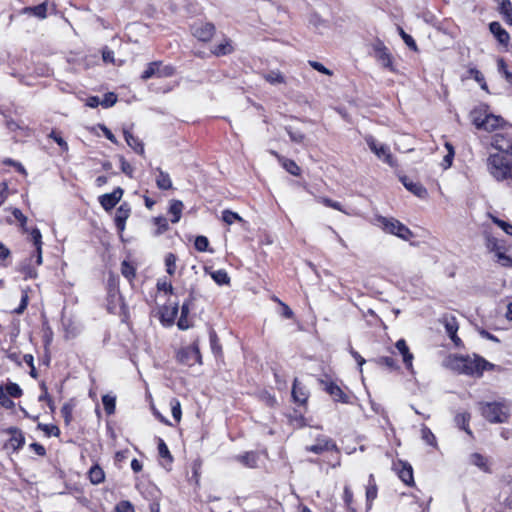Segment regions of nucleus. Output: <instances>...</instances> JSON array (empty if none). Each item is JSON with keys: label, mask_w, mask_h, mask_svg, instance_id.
I'll list each match as a JSON object with an SVG mask.
<instances>
[{"label": "nucleus", "mask_w": 512, "mask_h": 512, "mask_svg": "<svg viewBox=\"0 0 512 512\" xmlns=\"http://www.w3.org/2000/svg\"><path fill=\"white\" fill-rule=\"evenodd\" d=\"M209 340H210V347L214 355L218 356L222 353V347L219 342V338L216 334V332L211 329L209 331Z\"/></svg>", "instance_id": "4c0bfd02"}, {"label": "nucleus", "mask_w": 512, "mask_h": 512, "mask_svg": "<svg viewBox=\"0 0 512 512\" xmlns=\"http://www.w3.org/2000/svg\"><path fill=\"white\" fill-rule=\"evenodd\" d=\"M366 143L371 149L373 153L377 155L379 159H382L384 162L389 164L390 166H394V159L390 153V149L388 146L384 144H378L376 139L373 136L366 137Z\"/></svg>", "instance_id": "0eeeda50"}, {"label": "nucleus", "mask_w": 512, "mask_h": 512, "mask_svg": "<svg viewBox=\"0 0 512 512\" xmlns=\"http://www.w3.org/2000/svg\"><path fill=\"white\" fill-rule=\"evenodd\" d=\"M282 166L288 173L294 176L300 175V167L296 164L295 161L291 159H283Z\"/></svg>", "instance_id": "49530a36"}, {"label": "nucleus", "mask_w": 512, "mask_h": 512, "mask_svg": "<svg viewBox=\"0 0 512 512\" xmlns=\"http://www.w3.org/2000/svg\"><path fill=\"white\" fill-rule=\"evenodd\" d=\"M399 34L401 38L403 39L404 43L413 51H417V44L413 37L409 34H407L401 27L398 28Z\"/></svg>", "instance_id": "864d4df0"}, {"label": "nucleus", "mask_w": 512, "mask_h": 512, "mask_svg": "<svg viewBox=\"0 0 512 512\" xmlns=\"http://www.w3.org/2000/svg\"><path fill=\"white\" fill-rule=\"evenodd\" d=\"M323 389L333 398L334 401L348 404L350 397L342 390L340 386L332 381L320 380Z\"/></svg>", "instance_id": "1a4fd4ad"}, {"label": "nucleus", "mask_w": 512, "mask_h": 512, "mask_svg": "<svg viewBox=\"0 0 512 512\" xmlns=\"http://www.w3.org/2000/svg\"><path fill=\"white\" fill-rule=\"evenodd\" d=\"M116 512H135L134 507L130 501H120L116 507Z\"/></svg>", "instance_id": "680f3d73"}, {"label": "nucleus", "mask_w": 512, "mask_h": 512, "mask_svg": "<svg viewBox=\"0 0 512 512\" xmlns=\"http://www.w3.org/2000/svg\"><path fill=\"white\" fill-rule=\"evenodd\" d=\"M102 404L108 415L114 414L116 406V398L114 396L108 394L102 396Z\"/></svg>", "instance_id": "a19ab883"}, {"label": "nucleus", "mask_w": 512, "mask_h": 512, "mask_svg": "<svg viewBox=\"0 0 512 512\" xmlns=\"http://www.w3.org/2000/svg\"><path fill=\"white\" fill-rule=\"evenodd\" d=\"M386 234L395 235L405 241L410 242L412 245L416 244V235L408 226H382Z\"/></svg>", "instance_id": "9b49d317"}, {"label": "nucleus", "mask_w": 512, "mask_h": 512, "mask_svg": "<svg viewBox=\"0 0 512 512\" xmlns=\"http://www.w3.org/2000/svg\"><path fill=\"white\" fill-rule=\"evenodd\" d=\"M209 241L205 236H197L194 242L195 249L204 252L208 249Z\"/></svg>", "instance_id": "13d9d810"}, {"label": "nucleus", "mask_w": 512, "mask_h": 512, "mask_svg": "<svg viewBox=\"0 0 512 512\" xmlns=\"http://www.w3.org/2000/svg\"><path fill=\"white\" fill-rule=\"evenodd\" d=\"M170 406H171V412H172V416H173L174 420L176 422H179L181 420V415H182L181 405H180L179 400L176 398L171 399Z\"/></svg>", "instance_id": "603ef678"}, {"label": "nucleus", "mask_w": 512, "mask_h": 512, "mask_svg": "<svg viewBox=\"0 0 512 512\" xmlns=\"http://www.w3.org/2000/svg\"><path fill=\"white\" fill-rule=\"evenodd\" d=\"M130 214V207L123 203L116 211L115 224H125Z\"/></svg>", "instance_id": "473e14b6"}, {"label": "nucleus", "mask_w": 512, "mask_h": 512, "mask_svg": "<svg viewBox=\"0 0 512 512\" xmlns=\"http://www.w3.org/2000/svg\"><path fill=\"white\" fill-rule=\"evenodd\" d=\"M289 421L297 428H301L306 425L304 415L297 410H294L291 414H289Z\"/></svg>", "instance_id": "c03bdc74"}, {"label": "nucleus", "mask_w": 512, "mask_h": 512, "mask_svg": "<svg viewBox=\"0 0 512 512\" xmlns=\"http://www.w3.org/2000/svg\"><path fill=\"white\" fill-rule=\"evenodd\" d=\"M155 75L161 76V71L159 70L158 62L150 63L148 67L143 71L141 78L143 80H148Z\"/></svg>", "instance_id": "58836bf2"}, {"label": "nucleus", "mask_w": 512, "mask_h": 512, "mask_svg": "<svg viewBox=\"0 0 512 512\" xmlns=\"http://www.w3.org/2000/svg\"><path fill=\"white\" fill-rule=\"evenodd\" d=\"M164 262H165L166 272L170 276H173L175 274L176 268H177V266H176L177 256L174 253H168L165 256Z\"/></svg>", "instance_id": "e433bc0d"}, {"label": "nucleus", "mask_w": 512, "mask_h": 512, "mask_svg": "<svg viewBox=\"0 0 512 512\" xmlns=\"http://www.w3.org/2000/svg\"><path fill=\"white\" fill-rule=\"evenodd\" d=\"M123 190L118 187L112 193L100 196V203L105 210L112 209L121 199Z\"/></svg>", "instance_id": "f3484780"}, {"label": "nucleus", "mask_w": 512, "mask_h": 512, "mask_svg": "<svg viewBox=\"0 0 512 512\" xmlns=\"http://www.w3.org/2000/svg\"><path fill=\"white\" fill-rule=\"evenodd\" d=\"M41 388L43 390V393L38 397V401L39 402L46 401L48 403L50 409L53 410L54 409L53 401H52L50 395L48 394L45 384H42Z\"/></svg>", "instance_id": "0e129e2a"}, {"label": "nucleus", "mask_w": 512, "mask_h": 512, "mask_svg": "<svg viewBox=\"0 0 512 512\" xmlns=\"http://www.w3.org/2000/svg\"><path fill=\"white\" fill-rule=\"evenodd\" d=\"M306 451L314 454H322L326 451H335L338 453L339 449L333 439L325 435H319L316 438L315 444L307 446Z\"/></svg>", "instance_id": "423d86ee"}, {"label": "nucleus", "mask_w": 512, "mask_h": 512, "mask_svg": "<svg viewBox=\"0 0 512 512\" xmlns=\"http://www.w3.org/2000/svg\"><path fill=\"white\" fill-rule=\"evenodd\" d=\"M37 428L42 430L46 436H59L60 434L59 428L55 425L38 423Z\"/></svg>", "instance_id": "8fccbe9b"}, {"label": "nucleus", "mask_w": 512, "mask_h": 512, "mask_svg": "<svg viewBox=\"0 0 512 512\" xmlns=\"http://www.w3.org/2000/svg\"><path fill=\"white\" fill-rule=\"evenodd\" d=\"M286 131L291 141L295 143H302L305 139V135L299 130H293L291 127H286Z\"/></svg>", "instance_id": "6e6d98bb"}, {"label": "nucleus", "mask_w": 512, "mask_h": 512, "mask_svg": "<svg viewBox=\"0 0 512 512\" xmlns=\"http://www.w3.org/2000/svg\"><path fill=\"white\" fill-rule=\"evenodd\" d=\"M374 52L376 59L381 63L384 68L392 69V60L391 55L388 52V49L384 46L381 41H378L374 45Z\"/></svg>", "instance_id": "dca6fc26"}, {"label": "nucleus", "mask_w": 512, "mask_h": 512, "mask_svg": "<svg viewBox=\"0 0 512 512\" xmlns=\"http://www.w3.org/2000/svg\"><path fill=\"white\" fill-rule=\"evenodd\" d=\"M221 220L225 224H233L235 221H243L242 218L235 212H232L230 210H224L222 211Z\"/></svg>", "instance_id": "de8ad7c7"}, {"label": "nucleus", "mask_w": 512, "mask_h": 512, "mask_svg": "<svg viewBox=\"0 0 512 512\" xmlns=\"http://www.w3.org/2000/svg\"><path fill=\"white\" fill-rule=\"evenodd\" d=\"M191 300H186L181 307V315L178 319L177 326L180 330H187L191 325L188 320Z\"/></svg>", "instance_id": "b1692460"}, {"label": "nucleus", "mask_w": 512, "mask_h": 512, "mask_svg": "<svg viewBox=\"0 0 512 512\" xmlns=\"http://www.w3.org/2000/svg\"><path fill=\"white\" fill-rule=\"evenodd\" d=\"M498 11L502 15L504 21L512 25V2L510 0H496Z\"/></svg>", "instance_id": "412c9836"}, {"label": "nucleus", "mask_w": 512, "mask_h": 512, "mask_svg": "<svg viewBox=\"0 0 512 512\" xmlns=\"http://www.w3.org/2000/svg\"><path fill=\"white\" fill-rule=\"evenodd\" d=\"M183 203L178 200H174L169 208V213L172 215L171 222L177 223L180 220Z\"/></svg>", "instance_id": "f704fd0d"}, {"label": "nucleus", "mask_w": 512, "mask_h": 512, "mask_svg": "<svg viewBox=\"0 0 512 512\" xmlns=\"http://www.w3.org/2000/svg\"><path fill=\"white\" fill-rule=\"evenodd\" d=\"M487 168L496 180H506L512 186V154H491Z\"/></svg>", "instance_id": "f03ea898"}, {"label": "nucleus", "mask_w": 512, "mask_h": 512, "mask_svg": "<svg viewBox=\"0 0 512 512\" xmlns=\"http://www.w3.org/2000/svg\"><path fill=\"white\" fill-rule=\"evenodd\" d=\"M23 12L25 14H30L35 17H38L40 19H45L47 17V4L44 2L36 6L25 7L23 9Z\"/></svg>", "instance_id": "cd10ccee"}, {"label": "nucleus", "mask_w": 512, "mask_h": 512, "mask_svg": "<svg viewBox=\"0 0 512 512\" xmlns=\"http://www.w3.org/2000/svg\"><path fill=\"white\" fill-rule=\"evenodd\" d=\"M88 477L92 484L98 485L105 479V473L99 465H93L88 471Z\"/></svg>", "instance_id": "bb28decb"}, {"label": "nucleus", "mask_w": 512, "mask_h": 512, "mask_svg": "<svg viewBox=\"0 0 512 512\" xmlns=\"http://www.w3.org/2000/svg\"><path fill=\"white\" fill-rule=\"evenodd\" d=\"M292 399L295 403L305 406L310 396L309 390L297 378L294 379L292 391Z\"/></svg>", "instance_id": "f8f14e48"}, {"label": "nucleus", "mask_w": 512, "mask_h": 512, "mask_svg": "<svg viewBox=\"0 0 512 512\" xmlns=\"http://www.w3.org/2000/svg\"><path fill=\"white\" fill-rule=\"evenodd\" d=\"M211 277L218 285H227L230 283V277L224 269L211 272Z\"/></svg>", "instance_id": "c9c22d12"}, {"label": "nucleus", "mask_w": 512, "mask_h": 512, "mask_svg": "<svg viewBox=\"0 0 512 512\" xmlns=\"http://www.w3.org/2000/svg\"><path fill=\"white\" fill-rule=\"evenodd\" d=\"M49 137L52 138L64 151L68 150L67 142L55 131H52L49 134Z\"/></svg>", "instance_id": "69168bd1"}, {"label": "nucleus", "mask_w": 512, "mask_h": 512, "mask_svg": "<svg viewBox=\"0 0 512 512\" xmlns=\"http://www.w3.org/2000/svg\"><path fill=\"white\" fill-rule=\"evenodd\" d=\"M233 51V48L230 44V40H225L224 43H220L219 45L215 46L212 50V53L216 56H223L230 54Z\"/></svg>", "instance_id": "79ce46f5"}, {"label": "nucleus", "mask_w": 512, "mask_h": 512, "mask_svg": "<svg viewBox=\"0 0 512 512\" xmlns=\"http://www.w3.org/2000/svg\"><path fill=\"white\" fill-rule=\"evenodd\" d=\"M448 366L460 373L468 376L481 377L485 370H491L494 365L484 358L474 355L473 357L467 355H459L450 357Z\"/></svg>", "instance_id": "f257e3e1"}, {"label": "nucleus", "mask_w": 512, "mask_h": 512, "mask_svg": "<svg viewBox=\"0 0 512 512\" xmlns=\"http://www.w3.org/2000/svg\"><path fill=\"white\" fill-rule=\"evenodd\" d=\"M6 395L19 398L22 396L23 392L20 386L17 383L9 382L5 386H3Z\"/></svg>", "instance_id": "ea45409f"}, {"label": "nucleus", "mask_w": 512, "mask_h": 512, "mask_svg": "<svg viewBox=\"0 0 512 512\" xmlns=\"http://www.w3.org/2000/svg\"><path fill=\"white\" fill-rule=\"evenodd\" d=\"M158 177L156 178V185L161 190H169L172 188V181L168 173L164 172L161 168H157Z\"/></svg>", "instance_id": "c85d7f7f"}, {"label": "nucleus", "mask_w": 512, "mask_h": 512, "mask_svg": "<svg viewBox=\"0 0 512 512\" xmlns=\"http://www.w3.org/2000/svg\"><path fill=\"white\" fill-rule=\"evenodd\" d=\"M6 433L10 434L11 437L5 444L6 448H11L13 451H17L25 444V438L21 430L16 427H9Z\"/></svg>", "instance_id": "4468645a"}, {"label": "nucleus", "mask_w": 512, "mask_h": 512, "mask_svg": "<svg viewBox=\"0 0 512 512\" xmlns=\"http://www.w3.org/2000/svg\"><path fill=\"white\" fill-rule=\"evenodd\" d=\"M488 114L483 108H475L471 111L470 117L476 128L481 129L484 123V116Z\"/></svg>", "instance_id": "c756f323"}, {"label": "nucleus", "mask_w": 512, "mask_h": 512, "mask_svg": "<svg viewBox=\"0 0 512 512\" xmlns=\"http://www.w3.org/2000/svg\"><path fill=\"white\" fill-rule=\"evenodd\" d=\"M116 102H117V95L113 92H109L104 95V98L101 101V105L105 108H109V107H112Z\"/></svg>", "instance_id": "052dcab7"}, {"label": "nucleus", "mask_w": 512, "mask_h": 512, "mask_svg": "<svg viewBox=\"0 0 512 512\" xmlns=\"http://www.w3.org/2000/svg\"><path fill=\"white\" fill-rule=\"evenodd\" d=\"M176 358L179 363L187 366H192L194 363H201L198 341H194L189 347L180 349L177 352Z\"/></svg>", "instance_id": "39448f33"}, {"label": "nucleus", "mask_w": 512, "mask_h": 512, "mask_svg": "<svg viewBox=\"0 0 512 512\" xmlns=\"http://www.w3.org/2000/svg\"><path fill=\"white\" fill-rule=\"evenodd\" d=\"M237 460L249 468H254L257 465V456L254 452H246L243 455H239Z\"/></svg>", "instance_id": "72a5a7b5"}, {"label": "nucleus", "mask_w": 512, "mask_h": 512, "mask_svg": "<svg viewBox=\"0 0 512 512\" xmlns=\"http://www.w3.org/2000/svg\"><path fill=\"white\" fill-rule=\"evenodd\" d=\"M6 395L3 386L0 385V405L6 409L14 407V402Z\"/></svg>", "instance_id": "4d7b16f0"}, {"label": "nucleus", "mask_w": 512, "mask_h": 512, "mask_svg": "<svg viewBox=\"0 0 512 512\" xmlns=\"http://www.w3.org/2000/svg\"><path fill=\"white\" fill-rule=\"evenodd\" d=\"M60 412L64 419L65 424L69 425L70 422L72 421L73 405L71 403H65L61 407Z\"/></svg>", "instance_id": "3c124183"}, {"label": "nucleus", "mask_w": 512, "mask_h": 512, "mask_svg": "<svg viewBox=\"0 0 512 512\" xmlns=\"http://www.w3.org/2000/svg\"><path fill=\"white\" fill-rule=\"evenodd\" d=\"M21 273L24 275L26 279L35 278L37 276V271L34 267H32L30 264L23 265L21 268Z\"/></svg>", "instance_id": "e2e57ef3"}, {"label": "nucleus", "mask_w": 512, "mask_h": 512, "mask_svg": "<svg viewBox=\"0 0 512 512\" xmlns=\"http://www.w3.org/2000/svg\"><path fill=\"white\" fill-rule=\"evenodd\" d=\"M157 289L159 291H164L166 293L172 294L173 293V286L170 282L166 280H158L157 282Z\"/></svg>", "instance_id": "338daca9"}, {"label": "nucleus", "mask_w": 512, "mask_h": 512, "mask_svg": "<svg viewBox=\"0 0 512 512\" xmlns=\"http://www.w3.org/2000/svg\"><path fill=\"white\" fill-rule=\"evenodd\" d=\"M377 497V485L374 479V476L371 474L369 476L368 485L366 487V500L368 506H371V502Z\"/></svg>", "instance_id": "7c9ffc66"}, {"label": "nucleus", "mask_w": 512, "mask_h": 512, "mask_svg": "<svg viewBox=\"0 0 512 512\" xmlns=\"http://www.w3.org/2000/svg\"><path fill=\"white\" fill-rule=\"evenodd\" d=\"M310 66L317 70L320 73L326 74V75H332V72L326 68L323 64L317 61H309Z\"/></svg>", "instance_id": "774afa93"}, {"label": "nucleus", "mask_w": 512, "mask_h": 512, "mask_svg": "<svg viewBox=\"0 0 512 512\" xmlns=\"http://www.w3.org/2000/svg\"><path fill=\"white\" fill-rule=\"evenodd\" d=\"M121 272H122L123 276L129 280L135 276L134 267L131 264H129L127 261L122 262Z\"/></svg>", "instance_id": "bf43d9fd"}, {"label": "nucleus", "mask_w": 512, "mask_h": 512, "mask_svg": "<svg viewBox=\"0 0 512 512\" xmlns=\"http://www.w3.org/2000/svg\"><path fill=\"white\" fill-rule=\"evenodd\" d=\"M400 181L409 192H411L418 198L424 199L427 197V189L420 182L414 181L412 178L408 176L400 177Z\"/></svg>", "instance_id": "ddd939ff"}, {"label": "nucleus", "mask_w": 512, "mask_h": 512, "mask_svg": "<svg viewBox=\"0 0 512 512\" xmlns=\"http://www.w3.org/2000/svg\"><path fill=\"white\" fill-rule=\"evenodd\" d=\"M489 30L500 44L507 45L509 43V33L501 26L499 22H491L489 24Z\"/></svg>", "instance_id": "a211bd4d"}, {"label": "nucleus", "mask_w": 512, "mask_h": 512, "mask_svg": "<svg viewBox=\"0 0 512 512\" xmlns=\"http://www.w3.org/2000/svg\"><path fill=\"white\" fill-rule=\"evenodd\" d=\"M482 416L490 423H504L508 418L506 407L500 402H481Z\"/></svg>", "instance_id": "7ed1b4c3"}, {"label": "nucleus", "mask_w": 512, "mask_h": 512, "mask_svg": "<svg viewBox=\"0 0 512 512\" xmlns=\"http://www.w3.org/2000/svg\"><path fill=\"white\" fill-rule=\"evenodd\" d=\"M485 239H486L487 249L490 252H493L494 254L496 252L501 251L502 249H504L506 247L504 241L499 240L498 238L492 236L491 234H489L487 232L485 233Z\"/></svg>", "instance_id": "a878e982"}, {"label": "nucleus", "mask_w": 512, "mask_h": 512, "mask_svg": "<svg viewBox=\"0 0 512 512\" xmlns=\"http://www.w3.org/2000/svg\"><path fill=\"white\" fill-rule=\"evenodd\" d=\"M442 323L445 326V330L456 346H459L461 343L460 338L457 336L458 331V323L454 316H444L442 319Z\"/></svg>", "instance_id": "2eb2a0df"}, {"label": "nucleus", "mask_w": 512, "mask_h": 512, "mask_svg": "<svg viewBox=\"0 0 512 512\" xmlns=\"http://www.w3.org/2000/svg\"><path fill=\"white\" fill-rule=\"evenodd\" d=\"M396 349L403 357V362L407 369L412 368L413 355L410 353L409 348L404 339H399L395 344Z\"/></svg>", "instance_id": "aec40b11"}, {"label": "nucleus", "mask_w": 512, "mask_h": 512, "mask_svg": "<svg viewBox=\"0 0 512 512\" xmlns=\"http://www.w3.org/2000/svg\"><path fill=\"white\" fill-rule=\"evenodd\" d=\"M264 79L270 84L285 83V77L279 71H270L263 75Z\"/></svg>", "instance_id": "37998d69"}, {"label": "nucleus", "mask_w": 512, "mask_h": 512, "mask_svg": "<svg viewBox=\"0 0 512 512\" xmlns=\"http://www.w3.org/2000/svg\"><path fill=\"white\" fill-rule=\"evenodd\" d=\"M421 435H422V439L428 445L434 446L436 444V437L427 426H425V425L422 426Z\"/></svg>", "instance_id": "09e8293b"}, {"label": "nucleus", "mask_w": 512, "mask_h": 512, "mask_svg": "<svg viewBox=\"0 0 512 512\" xmlns=\"http://www.w3.org/2000/svg\"><path fill=\"white\" fill-rule=\"evenodd\" d=\"M470 461L473 465L477 466L480 470L484 472H489V466L487 463V459L479 453H473L470 456Z\"/></svg>", "instance_id": "2f4dec72"}, {"label": "nucleus", "mask_w": 512, "mask_h": 512, "mask_svg": "<svg viewBox=\"0 0 512 512\" xmlns=\"http://www.w3.org/2000/svg\"><path fill=\"white\" fill-rule=\"evenodd\" d=\"M30 240L35 246L36 264H42V235L37 228H33L30 232Z\"/></svg>", "instance_id": "6ab92c4d"}, {"label": "nucleus", "mask_w": 512, "mask_h": 512, "mask_svg": "<svg viewBox=\"0 0 512 512\" xmlns=\"http://www.w3.org/2000/svg\"><path fill=\"white\" fill-rule=\"evenodd\" d=\"M158 452L161 458L167 459L169 462H172L173 457L162 439H159L158 443Z\"/></svg>", "instance_id": "5fc2aeb1"}, {"label": "nucleus", "mask_w": 512, "mask_h": 512, "mask_svg": "<svg viewBox=\"0 0 512 512\" xmlns=\"http://www.w3.org/2000/svg\"><path fill=\"white\" fill-rule=\"evenodd\" d=\"M491 145L498 150L497 154H512V126L507 128L501 127V129L492 136Z\"/></svg>", "instance_id": "20e7f679"}, {"label": "nucleus", "mask_w": 512, "mask_h": 512, "mask_svg": "<svg viewBox=\"0 0 512 512\" xmlns=\"http://www.w3.org/2000/svg\"><path fill=\"white\" fill-rule=\"evenodd\" d=\"M496 262L504 267H512V258L506 254V247L494 254Z\"/></svg>", "instance_id": "a18cd8bd"}, {"label": "nucleus", "mask_w": 512, "mask_h": 512, "mask_svg": "<svg viewBox=\"0 0 512 512\" xmlns=\"http://www.w3.org/2000/svg\"><path fill=\"white\" fill-rule=\"evenodd\" d=\"M502 122L503 119L501 117L488 113L484 116V123L481 129L486 131H493L497 128L501 129L503 127Z\"/></svg>", "instance_id": "4be33fe9"}, {"label": "nucleus", "mask_w": 512, "mask_h": 512, "mask_svg": "<svg viewBox=\"0 0 512 512\" xmlns=\"http://www.w3.org/2000/svg\"><path fill=\"white\" fill-rule=\"evenodd\" d=\"M393 469L404 484L414 485L413 468L408 462L398 460L393 463Z\"/></svg>", "instance_id": "9d476101"}, {"label": "nucleus", "mask_w": 512, "mask_h": 512, "mask_svg": "<svg viewBox=\"0 0 512 512\" xmlns=\"http://www.w3.org/2000/svg\"><path fill=\"white\" fill-rule=\"evenodd\" d=\"M215 30V26L211 22H196L191 26L193 36L202 42L210 41Z\"/></svg>", "instance_id": "6e6552de"}, {"label": "nucleus", "mask_w": 512, "mask_h": 512, "mask_svg": "<svg viewBox=\"0 0 512 512\" xmlns=\"http://www.w3.org/2000/svg\"><path fill=\"white\" fill-rule=\"evenodd\" d=\"M124 137L126 143L138 154L144 155L143 143L135 137L130 131L124 130Z\"/></svg>", "instance_id": "5701e85b"}, {"label": "nucleus", "mask_w": 512, "mask_h": 512, "mask_svg": "<svg viewBox=\"0 0 512 512\" xmlns=\"http://www.w3.org/2000/svg\"><path fill=\"white\" fill-rule=\"evenodd\" d=\"M471 419V415L468 412L458 413L455 418L454 422L457 427H459L461 430H464L468 435L472 436V431L469 428V422Z\"/></svg>", "instance_id": "393cba45"}]
</instances>
